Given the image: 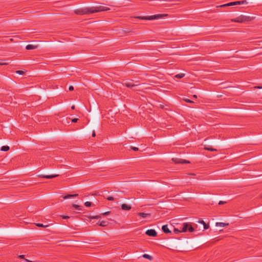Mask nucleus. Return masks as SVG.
<instances>
[{"instance_id":"obj_3","label":"nucleus","mask_w":262,"mask_h":262,"mask_svg":"<svg viewBox=\"0 0 262 262\" xmlns=\"http://www.w3.org/2000/svg\"><path fill=\"white\" fill-rule=\"evenodd\" d=\"M254 18V17H235V18L232 19L231 21L242 23L246 21H251Z\"/></svg>"},{"instance_id":"obj_36","label":"nucleus","mask_w":262,"mask_h":262,"mask_svg":"<svg viewBox=\"0 0 262 262\" xmlns=\"http://www.w3.org/2000/svg\"><path fill=\"white\" fill-rule=\"evenodd\" d=\"M77 120H78L77 118H74V119H72V122L75 123V122H77Z\"/></svg>"},{"instance_id":"obj_14","label":"nucleus","mask_w":262,"mask_h":262,"mask_svg":"<svg viewBox=\"0 0 262 262\" xmlns=\"http://www.w3.org/2000/svg\"><path fill=\"white\" fill-rule=\"evenodd\" d=\"M198 222L204 226V229H208L209 228V224H206L203 220H200Z\"/></svg>"},{"instance_id":"obj_21","label":"nucleus","mask_w":262,"mask_h":262,"mask_svg":"<svg viewBox=\"0 0 262 262\" xmlns=\"http://www.w3.org/2000/svg\"><path fill=\"white\" fill-rule=\"evenodd\" d=\"M9 149H10L9 146L6 145V146H3L1 147V150L2 151H7L9 150Z\"/></svg>"},{"instance_id":"obj_28","label":"nucleus","mask_w":262,"mask_h":262,"mask_svg":"<svg viewBox=\"0 0 262 262\" xmlns=\"http://www.w3.org/2000/svg\"><path fill=\"white\" fill-rule=\"evenodd\" d=\"M15 72L16 74L21 75H23L25 74V72H24L23 71H21V70H18V71H16Z\"/></svg>"},{"instance_id":"obj_4","label":"nucleus","mask_w":262,"mask_h":262,"mask_svg":"<svg viewBox=\"0 0 262 262\" xmlns=\"http://www.w3.org/2000/svg\"><path fill=\"white\" fill-rule=\"evenodd\" d=\"M172 160L176 164H187V163H190V162L189 161L183 160L179 158H172Z\"/></svg>"},{"instance_id":"obj_19","label":"nucleus","mask_w":262,"mask_h":262,"mask_svg":"<svg viewBox=\"0 0 262 262\" xmlns=\"http://www.w3.org/2000/svg\"><path fill=\"white\" fill-rule=\"evenodd\" d=\"M6 60H5V59H0V63H2L0 65L1 66L8 65L9 62H6Z\"/></svg>"},{"instance_id":"obj_37","label":"nucleus","mask_w":262,"mask_h":262,"mask_svg":"<svg viewBox=\"0 0 262 262\" xmlns=\"http://www.w3.org/2000/svg\"><path fill=\"white\" fill-rule=\"evenodd\" d=\"M69 91H73L74 90V87L73 86H70L69 88Z\"/></svg>"},{"instance_id":"obj_12","label":"nucleus","mask_w":262,"mask_h":262,"mask_svg":"<svg viewBox=\"0 0 262 262\" xmlns=\"http://www.w3.org/2000/svg\"><path fill=\"white\" fill-rule=\"evenodd\" d=\"M97 224L101 227H106L108 225V222L105 221H99Z\"/></svg>"},{"instance_id":"obj_40","label":"nucleus","mask_w":262,"mask_h":262,"mask_svg":"<svg viewBox=\"0 0 262 262\" xmlns=\"http://www.w3.org/2000/svg\"><path fill=\"white\" fill-rule=\"evenodd\" d=\"M71 108L72 110H74L75 109V106L74 105L72 106Z\"/></svg>"},{"instance_id":"obj_45","label":"nucleus","mask_w":262,"mask_h":262,"mask_svg":"<svg viewBox=\"0 0 262 262\" xmlns=\"http://www.w3.org/2000/svg\"><path fill=\"white\" fill-rule=\"evenodd\" d=\"M2 63H0V64H1Z\"/></svg>"},{"instance_id":"obj_5","label":"nucleus","mask_w":262,"mask_h":262,"mask_svg":"<svg viewBox=\"0 0 262 262\" xmlns=\"http://www.w3.org/2000/svg\"><path fill=\"white\" fill-rule=\"evenodd\" d=\"M145 234L149 236L156 237L157 233L154 229H148L145 232Z\"/></svg>"},{"instance_id":"obj_6","label":"nucleus","mask_w":262,"mask_h":262,"mask_svg":"<svg viewBox=\"0 0 262 262\" xmlns=\"http://www.w3.org/2000/svg\"><path fill=\"white\" fill-rule=\"evenodd\" d=\"M59 174H52V175H45V174H39L38 176V177L42 178H46V179H52L58 177Z\"/></svg>"},{"instance_id":"obj_43","label":"nucleus","mask_w":262,"mask_h":262,"mask_svg":"<svg viewBox=\"0 0 262 262\" xmlns=\"http://www.w3.org/2000/svg\"><path fill=\"white\" fill-rule=\"evenodd\" d=\"M10 40L11 41H13V39H12V38H11V39H10Z\"/></svg>"},{"instance_id":"obj_17","label":"nucleus","mask_w":262,"mask_h":262,"mask_svg":"<svg viewBox=\"0 0 262 262\" xmlns=\"http://www.w3.org/2000/svg\"><path fill=\"white\" fill-rule=\"evenodd\" d=\"M137 18H139L140 19H145V20H156L160 17H137Z\"/></svg>"},{"instance_id":"obj_20","label":"nucleus","mask_w":262,"mask_h":262,"mask_svg":"<svg viewBox=\"0 0 262 262\" xmlns=\"http://www.w3.org/2000/svg\"><path fill=\"white\" fill-rule=\"evenodd\" d=\"M148 16H168L167 14L163 13V14H154L152 15H148Z\"/></svg>"},{"instance_id":"obj_30","label":"nucleus","mask_w":262,"mask_h":262,"mask_svg":"<svg viewBox=\"0 0 262 262\" xmlns=\"http://www.w3.org/2000/svg\"><path fill=\"white\" fill-rule=\"evenodd\" d=\"M106 199L108 201H113L114 200V198L111 196H108L106 198Z\"/></svg>"},{"instance_id":"obj_26","label":"nucleus","mask_w":262,"mask_h":262,"mask_svg":"<svg viewBox=\"0 0 262 262\" xmlns=\"http://www.w3.org/2000/svg\"><path fill=\"white\" fill-rule=\"evenodd\" d=\"M73 207H74L75 209H77L79 210H82L81 206L76 205V204H73Z\"/></svg>"},{"instance_id":"obj_31","label":"nucleus","mask_w":262,"mask_h":262,"mask_svg":"<svg viewBox=\"0 0 262 262\" xmlns=\"http://www.w3.org/2000/svg\"><path fill=\"white\" fill-rule=\"evenodd\" d=\"M174 232L176 234L178 233H180V232H182L181 230H180L178 229H176V228H174Z\"/></svg>"},{"instance_id":"obj_35","label":"nucleus","mask_w":262,"mask_h":262,"mask_svg":"<svg viewBox=\"0 0 262 262\" xmlns=\"http://www.w3.org/2000/svg\"><path fill=\"white\" fill-rule=\"evenodd\" d=\"M226 203V202H225V201H220L219 202V205H223Z\"/></svg>"},{"instance_id":"obj_11","label":"nucleus","mask_w":262,"mask_h":262,"mask_svg":"<svg viewBox=\"0 0 262 262\" xmlns=\"http://www.w3.org/2000/svg\"><path fill=\"white\" fill-rule=\"evenodd\" d=\"M162 230L163 232L165 233H171V231L168 229V226L167 225H163L162 227Z\"/></svg>"},{"instance_id":"obj_23","label":"nucleus","mask_w":262,"mask_h":262,"mask_svg":"<svg viewBox=\"0 0 262 262\" xmlns=\"http://www.w3.org/2000/svg\"><path fill=\"white\" fill-rule=\"evenodd\" d=\"M143 257L145 258H147L149 260H151L152 259V257L151 256L148 255V254H144L142 255Z\"/></svg>"},{"instance_id":"obj_24","label":"nucleus","mask_w":262,"mask_h":262,"mask_svg":"<svg viewBox=\"0 0 262 262\" xmlns=\"http://www.w3.org/2000/svg\"><path fill=\"white\" fill-rule=\"evenodd\" d=\"M185 76V74L183 73L178 74L175 75V77L177 78L181 79L184 77Z\"/></svg>"},{"instance_id":"obj_34","label":"nucleus","mask_w":262,"mask_h":262,"mask_svg":"<svg viewBox=\"0 0 262 262\" xmlns=\"http://www.w3.org/2000/svg\"><path fill=\"white\" fill-rule=\"evenodd\" d=\"M61 216L63 219H68L70 218V216L67 215H61Z\"/></svg>"},{"instance_id":"obj_16","label":"nucleus","mask_w":262,"mask_h":262,"mask_svg":"<svg viewBox=\"0 0 262 262\" xmlns=\"http://www.w3.org/2000/svg\"><path fill=\"white\" fill-rule=\"evenodd\" d=\"M188 226H189V224L188 223H184L183 227V228H182L181 231L183 232H186L188 230Z\"/></svg>"},{"instance_id":"obj_41","label":"nucleus","mask_w":262,"mask_h":262,"mask_svg":"<svg viewBox=\"0 0 262 262\" xmlns=\"http://www.w3.org/2000/svg\"><path fill=\"white\" fill-rule=\"evenodd\" d=\"M25 260H26V261H27V262H32V261H30V260H28V259H25Z\"/></svg>"},{"instance_id":"obj_27","label":"nucleus","mask_w":262,"mask_h":262,"mask_svg":"<svg viewBox=\"0 0 262 262\" xmlns=\"http://www.w3.org/2000/svg\"><path fill=\"white\" fill-rule=\"evenodd\" d=\"M188 230L189 232H192L194 231V228L192 227V226H191V225H189V226H188Z\"/></svg>"},{"instance_id":"obj_29","label":"nucleus","mask_w":262,"mask_h":262,"mask_svg":"<svg viewBox=\"0 0 262 262\" xmlns=\"http://www.w3.org/2000/svg\"><path fill=\"white\" fill-rule=\"evenodd\" d=\"M84 205L86 207H90L92 206V203L90 202H86L84 203Z\"/></svg>"},{"instance_id":"obj_33","label":"nucleus","mask_w":262,"mask_h":262,"mask_svg":"<svg viewBox=\"0 0 262 262\" xmlns=\"http://www.w3.org/2000/svg\"><path fill=\"white\" fill-rule=\"evenodd\" d=\"M184 100L188 103H193V101L189 100V99H184Z\"/></svg>"},{"instance_id":"obj_9","label":"nucleus","mask_w":262,"mask_h":262,"mask_svg":"<svg viewBox=\"0 0 262 262\" xmlns=\"http://www.w3.org/2000/svg\"><path fill=\"white\" fill-rule=\"evenodd\" d=\"M110 213V211H107V212H104L103 213H102L101 215L93 216H90L89 218L91 219H99V217H101V215H106L109 214Z\"/></svg>"},{"instance_id":"obj_1","label":"nucleus","mask_w":262,"mask_h":262,"mask_svg":"<svg viewBox=\"0 0 262 262\" xmlns=\"http://www.w3.org/2000/svg\"><path fill=\"white\" fill-rule=\"evenodd\" d=\"M110 8L104 6L79 8L74 10V14L78 15H90L95 13L108 11Z\"/></svg>"},{"instance_id":"obj_10","label":"nucleus","mask_w":262,"mask_h":262,"mask_svg":"<svg viewBox=\"0 0 262 262\" xmlns=\"http://www.w3.org/2000/svg\"><path fill=\"white\" fill-rule=\"evenodd\" d=\"M138 215L142 217L143 218H146L147 217H149L151 215L150 213H146L143 212H139L137 213Z\"/></svg>"},{"instance_id":"obj_38","label":"nucleus","mask_w":262,"mask_h":262,"mask_svg":"<svg viewBox=\"0 0 262 262\" xmlns=\"http://www.w3.org/2000/svg\"><path fill=\"white\" fill-rule=\"evenodd\" d=\"M18 257H19V258H24V257H25V255H19Z\"/></svg>"},{"instance_id":"obj_15","label":"nucleus","mask_w":262,"mask_h":262,"mask_svg":"<svg viewBox=\"0 0 262 262\" xmlns=\"http://www.w3.org/2000/svg\"><path fill=\"white\" fill-rule=\"evenodd\" d=\"M78 195V194H67L66 195H64L63 196H62L63 199H69V198H73V197H76V196H77Z\"/></svg>"},{"instance_id":"obj_22","label":"nucleus","mask_w":262,"mask_h":262,"mask_svg":"<svg viewBox=\"0 0 262 262\" xmlns=\"http://www.w3.org/2000/svg\"><path fill=\"white\" fill-rule=\"evenodd\" d=\"M35 225L38 227H44V228H46L49 226L48 225H43V224H40V223H35Z\"/></svg>"},{"instance_id":"obj_32","label":"nucleus","mask_w":262,"mask_h":262,"mask_svg":"<svg viewBox=\"0 0 262 262\" xmlns=\"http://www.w3.org/2000/svg\"><path fill=\"white\" fill-rule=\"evenodd\" d=\"M130 148L134 150V151H138L139 150L138 148V147H134V146H130Z\"/></svg>"},{"instance_id":"obj_8","label":"nucleus","mask_w":262,"mask_h":262,"mask_svg":"<svg viewBox=\"0 0 262 262\" xmlns=\"http://www.w3.org/2000/svg\"><path fill=\"white\" fill-rule=\"evenodd\" d=\"M121 209L123 210H129L131 209L132 207L129 205H127L126 204H122L121 206Z\"/></svg>"},{"instance_id":"obj_39","label":"nucleus","mask_w":262,"mask_h":262,"mask_svg":"<svg viewBox=\"0 0 262 262\" xmlns=\"http://www.w3.org/2000/svg\"><path fill=\"white\" fill-rule=\"evenodd\" d=\"M95 136H96L95 132V131H93V133H92V137H94Z\"/></svg>"},{"instance_id":"obj_18","label":"nucleus","mask_w":262,"mask_h":262,"mask_svg":"<svg viewBox=\"0 0 262 262\" xmlns=\"http://www.w3.org/2000/svg\"><path fill=\"white\" fill-rule=\"evenodd\" d=\"M229 225L228 223H225L222 222H217L216 223V226L225 227Z\"/></svg>"},{"instance_id":"obj_44","label":"nucleus","mask_w":262,"mask_h":262,"mask_svg":"<svg viewBox=\"0 0 262 262\" xmlns=\"http://www.w3.org/2000/svg\"><path fill=\"white\" fill-rule=\"evenodd\" d=\"M239 16L243 17V16H244V15H240Z\"/></svg>"},{"instance_id":"obj_7","label":"nucleus","mask_w":262,"mask_h":262,"mask_svg":"<svg viewBox=\"0 0 262 262\" xmlns=\"http://www.w3.org/2000/svg\"><path fill=\"white\" fill-rule=\"evenodd\" d=\"M132 81H133V80H131L130 81L126 82L124 83H123V84L125 85L126 87L130 88H133V87H134L135 86H137L138 85L137 84L136 85V84H134L132 83Z\"/></svg>"},{"instance_id":"obj_13","label":"nucleus","mask_w":262,"mask_h":262,"mask_svg":"<svg viewBox=\"0 0 262 262\" xmlns=\"http://www.w3.org/2000/svg\"><path fill=\"white\" fill-rule=\"evenodd\" d=\"M37 45H28L26 47V49L28 50H33L37 48Z\"/></svg>"},{"instance_id":"obj_42","label":"nucleus","mask_w":262,"mask_h":262,"mask_svg":"<svg viewBox=\"0 0 262 262\" xmlns=\"http://www.w3.org/2000/svg\"><path fill=\"white\" fill-rule=\"evenodd\" d=\"M193 97H194L195 98H197V96L196 95H193Z\"/></svg>"},{"instance_id":"obj_25","label":"nucleus","mask_w":262,"mask_h":262,"mask_svg":"<svg viewBox=\"0 0 262 262\" xmlns=\"http://www.w3.org/2000/svg\"><path fill=\"white\" fill-rule=\"evenodd\" d=\"M205 150H209V151H216L217 150L215 148H212V147H204Z\"/></svg>"},{"instance_id":"obj_2","label":"nucleus","mask_w":262,"mask_h":262,"mask_svg":"<svg viewBox=\"0 0 262 262\" xmlns=\"http://www.w3.org/2000/svg\"><path fill=\"white\" fill-rule=\"evenodd\" d=\"M247 4L246 1H236L216 6V8H225L228 6H235L241 4Z\"/></svg>"}]
</instances>
